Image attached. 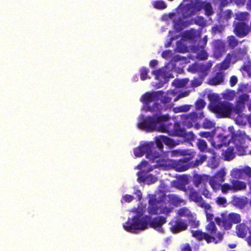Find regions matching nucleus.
<instances>
[{
    "mask_svg": "<svg viewBox=\"0 0 251 251\" xmlns=\"http://www.w3.org/2000/svg\"><path fill=\"white\" fill-rule=\"evenodd\" d=\"M173 166L175 170L177 172L185 171L190 167V165L188 164H184L179 159L174 161Z\"/></svg>",
    "mask_w": 251,
    "mask_h": 251,
    "instance_id": "nucleus-26",
    "label": "nucleus"
},
{
    "mask_svg": "<svg viewBox=\"0 0 251 251\" xmlns=\"http://www.w3.org/2000/svg\"><path fill=\"white\" fill-rule=\"evenodd\" d=\"M227 42L228 46L231 49H234L238 44V40L233 35L228 36L227 37Z\"/></svg>",
    "mask_w": 251,
    "mask_h": 251,
    "instance_id": "nucleus-35",
    "label": "nucleus"
},
{
    "mask_svg": "<svg viewBox=\"0 0 251 251\" xmlns=\"http://www.w3.org/2000/svg\"><path fill=\"white\" fill-rule=\"evenodd\" d=\"M223 236L224 233L221 232L217 233L215 236L211 235V237L212 238V239H211V243L214 242L215 244H217L221 242L223 240Z\"/></svg>",
    "mask_w": 251,
    "mask_h": 251,
    "instance_id": "nucleus-45",
    "label": "nucleus"
},
{
    "mask_svg": "<svg viewBox=\"0 0 251 251\" xmlns=\"http://www.w3.org/2000/svg\"><path fill=\"white\" fill-rule=\"evenodd\" d=\"M204 117L203 112L197 113L193 111L189 114H184L181 116V120L183 125L187 128H191L193 126L198 129L200 128L201 125L198 123L199 119Z\"/></svg>",
    "mask_w": 251,
    "mask_h": 251,
    "instance_id": "nucleus-9",
    "label": "nucleus"
},
{
    "mask_svg": "<svg viewBox=\"0 0 251 251\" xmlns=\"http://www.w3.org/2000/svg\"><path fill=\"white\" fill-rule=\"evenodd\" d=\"M148 162L146 160H143L137 166L138 169L141 171L137 173L138 177L137 180L139 182H145L148 184L155 182L157 178L152 175H147V174L152 170L151 168L146 169L149 166Z\"/></svg>",
    "mask_w": 251,
    "mask_h": 251,
    "instance_id": "nucleus-8",
    "label": "nucleus"
},
{
    "mask_svg": "<svg viewBox=\"0 0 251 251\" xmlns=\"http://www.w3.org/2000/svg\"><path fill=\"white\" fill-rule=\"evenodd\" d=\"M237 115L238 116L235 119L236 123L240 126H245L246 124L247 121H248V116L241 113Z\"/></svg>",
    "mask_w": 251,
    "mask_h": 251,
    "instance_id": "nucleus-34",
    "label": "nucleus"
},
{
    "mask_svg": "<svg viewBox=\"0 0 251 251\" xmlns=\"http://www.w3.org/2000/svg\"><path fill=\"white\" fill-rule=\"evenodd\" d=\"M216 202L219 205L225 207L226 203V200L224 197H218L216 200Z\"/></svg>",
    "mask_w": 251,
    "mask_h": 251,
    "instance_id": "nucleus-58",
    "label": "nucleus"
},
{
    "mask_svg": "<svg viewBox=\"0 0 251 251\" xmlns=\"http://www.w3.org/2000/svg\"><path fill=\"white\" fill-rule=\"evenodd\" d=\"M161 139L163 142L166 145H168L170 147H175L177 145L175 141L167 136H161Z\"/></svg>",
    "mask_w": 251,
    "mask_h": 251,
    "instance_id": "nucleus-39",
    "label": "nucleus"
},
{
    "mask_svg": "<svg viewBox=\"0 0 251 251\" xmlns=\"http://www.w3.org/2000/svg\"><path fill=\"white\" fill-rule=\"evenodd\" d=\"M247 54V50L246 48H239L234 50L231 55L235 59V60H242Z\"/></svg>",
    "mask_w": 251,
    "mask_h": 251,
    "instance_id": "nucleus-20",
    "label": "nucleus"
},
{
    "mask_svg": "<svg viewBox=\"0 0 251 251\" xmlns=\"http://www.w3.org/2000/svg\"><path fill=\"white\" fill-rule=\"evenodd\" d=\"M231 54L228 53L226 58L220 63L219 66L220 70H225L227 69L230 64Z\"/></svg>",
    "mask_w": 251,
    "mask_h": 251,
    "instance_id": "nucleus-32",
    "label": "nucleus"
},
{
    "mask_svg": "<svg viewBox=\"0 0 251 251\" xmlns=\"http://www.w3.org/2000/svg\"><path fill=\"white\" fill-rule=\"evenodd\" d=\"M177 214L180 216H187L189 215V210L187 208L183 207L178 210Z\"/></svg>",
    "mask_w": 251,
    "mask_h": 251,
    "instance_id": "nucleus-57",
    "label": "nucleus"
},
{
    "mask_svg": "<svg viewBox=\"0 0 251 251\" xmlns=\"http://www.w3.org/2000/svg\"><path fill=\"white\" fill-rule=\"evenodd\" d=\"M205 105V102L204 100L202 99H199L195 102V107L197 110L202 109Z\"/></svg>",
    "mask_w": 251,
    "mask_h": 251,
    "instance_id": "nucleus-50",
    "label": "nucleus"
},
{
    "mask_svg": "<svg viewBox=\"0 0 251 251\" xmlns=\"http://www.w3.org/2000/svg\"><path fill=\"white\" fill-rule=\"evenodd\" d=\"M232 15V11L230 10H227L225 12V15H224V18L226 21L228 20L231 18Z\"/></svg>",
    "mask_w": 251,
    "mask_h": 251,
    "instance_id": "nucleus-63",
    "label": "nucleus"
},
{
    "mask_svg": "<svg viewBox=\"0 0 251 251\" xmlns=\"http://www.w3.org/2000/svg\"><path fill=\"white\" fill-rule=\"evenodd\" d=\"M226 176V172L224 169H221L217 172L212 178L218 180L220 182H222L225 181V176Z\"/></svg>",
    "mask_w": 251,
    "mask_h": 251,
    "instance_id": "nucleus-36",
    "label": "nucleus"
},
{
    "mask_svg": "<svg viewBox=\"0 0 251 251\" xmlns=\"http://www.w3.org/2000/svg\"><path fill=\"white\" fill-rule=\"evenodd\" d=\"M249 15V14L247 12H241L238 15V18L240 20H244L248 18Z\"/></svg>",
    "mask_w": 251,
    "mask_h": 251,
    "instance_id": "nucleus-62",
    "label": "nucleus"
},
{
    "mask_svg": "<svg viewBox=\"0 0 251 251\" xmlns=\"http://www.w3.org/2000/svg\"><path fill=\"white\" fill-rule=\"evenodd\" d=\"M213 111L221 117H230L234 113V106L227 101H219L214 106Z\"/></svg>",
    "mask_w": 251,
    "mask_h": 251,
    "instance_id": "nucleus-10",
    "label": "nucleus"
},
{
    "mask_svg": "<svg viewBox=\"0 0 251 251\" xmlns=\"http://www.w3.org/2000/svg\"><path fill=\"white\" fill-rule=\"evenodd\" d=\"M158 129L161 132L167 133L172 136L183 137L188 142L194 141L196 138L193 132H186L185 128L182 127L180 124L176 121L173 123H167V125H161Z\"/></svg>",
    "mask_w": 251,
    "mask_h": 251,
    "instance_id": "nucleus-5",
    "label": "nucleus"
},
{
    "mask_svg": "<svg viewBox=\"0 0 251 251\" xmlns=\"http://www.w3.org/2000/svg\"><path fill=\"white\" fill-rule=\"evenodd\" d=\"M166 195H163L160 200L156 199H150L149 201V205L148 207V212L151 215L160 214H166L168 216L172 212L171 208L166 206H161V204H166Z\"/></svg>",
    "mask_w": 251,
    "mask_h": 251,
    "instance_id": "nucleus-6",
    "label": "nucleus"
},
{
    "mask_svg": "<svg viewBox=\"0 0 251 251\" xmlns=\"http://www.w3.org/2000/svg\"><path fill=\"white\" fill-rule=\"evenodd\" d=\"M136 215L128 218L123 225L124 229L127 232L136 233L138 231L148 228V226L153 229L163 231L162 226L167 222L166 218L162 216L151 219L149 216H143L142 209L137 208L135 211Z\"/></svg>",
    "mask_w": 251,
    "mask_h": 251,
    "instance_id": "nucleus-1",
    "label": "nucleus"
},
{
    "mask_svg": "<svg viewBox=\"0 0 251 251\" xmlns=\"http://www.w3.org/2000/svg\"><path fill=\"white\" fill-rule=\"evenodd\" d=\"M202 194L206 198H211V194L206 188L203 189Z\"/></svg>",
    "mask_w": 251,
    "mask_h": 251,
    "instance_id": "nucleus-64",
    "label": "nucleus"
},
{
    "mask_svg": "<svg viewBox=\"0 0 251 251\" xmlns=\"http://www.w3.org/2000/svg\"><path fill=\"white\" fill-rule=\"evenodd\" d=\"M169 224L171 225L170 230L174 234L184 231L188 227L187 221L180 218H177L175 220H172Z\"/></svg>",
    "mask_w": 251,
    "mask_h": 251,
    "instance_id": "nucleus-12",
    "label": "nucleus"
},
{
    "mask_svg": "<svg viewBox=\"0 0 251 251\" xmlns=\"http://www.w3.org/2000/svg\"><path fill=\"white\" fill-rule=\"evenodd\" d=\"M207 42V36H205L202 39L200 40L199 42V44L197 46L193 47L194 50H199L200 49H202L205 48Z\"/></svg>",
    "mask_w": 251,
    "mask_h": 251,
    "instance_id": "nucleus-38",
    "label": "nucleus"
},
{
    "mask_svg": "<svg viewBox=\"0 0 251 251\" xmlns=\"http://www.w3.org/2000/svg\"><path fill=\"white\" fill-rule=\"evenodd\" d=\"M171 153L172 156H178L179 155L187 156V155L189 154V150H176L172 151Z\"/></svg>",
    "mask_w": 251,
    "mask_h": 251,
    "instance_id": "nucleus-43",
    "label": "nucleus"
},
{
    "mask_svg": "<svg viewBox=\"0 0 251 251\" xmlns=\"http://www.w3.org/2000/svg\"><path fill=\"white\" fill-rule=\"evenodd\" d=\"M215 123L213 121L205 118L202 124V127L205 129H210L215 126Z\"/></svg>",
    "mask_w": 251,
    "mask_h": 251,
    "instance_id": "nucleus-46",
    "label": "nucleus"
},
{
    "mask_svg": "<svg viewBox=\"0 0 251 251\" xmlns=\"http://www.w3.org/2000/svg\"><path fill=\"white\" fill-rule=\"evenodd\" d=\"M134 199V197L131 195H125L122 197V200H124L126 202H130Z\"/></svg>",
    "mask_w": 251,
    "mask_h": 251,
    "instance_id": "nucleus-59",
    "label": "nucleus"
},
{
    "mask_svg": "<svg viewBox=\"0 0 251 251\" xmlns=\"http://www.w3.org/2000/svg\"><path fill=\"white\" fill-rule=\"evenodd\" d=\"M231 203L236 207L242 209L247 204V201L244 198L233 196L232 198Z\"/></svg>",
    "mask_w": 251,
    "mask_h": 251,
    "instance_id": "nucleus-23",
    "label": "nucleus"
},
{
    "mask_svg": "<svg viewBox=\"0 0 251 251\" xmlns=\"http://www.w3.org/2000/svg\"><path fill=\"white\" fill-rule=\"evenodd\" d=\"M152 74L155 75V79L161 80L164 79L165 82L168 81V78L174 77L172 73L167 71L162 70L161 69L153 71Z\"/></svg>",
    "mask_w": 251,
    "mask_h": 251,
    "instance_id": "nucleus-18",
    "label": "nucleus"
},
{
    "mask_svg": "<svg viewBox=\"0 0 251 251\" xmlns=\"http://www.w3.org/2000/svg\"><path fill=\"white\" fill-rule=\"evenodd\" d=\"M209 184L214 190L218 189L221 186L219 181L213 178H211L209 181Z\"/></svg>",
    "mask_w": 251,
    "mask_h": 251,
    "instance_id": "nucleus-53",
    "label": "nucleus"
},
{
    "mask_svg": "<svg viewBox=\"0 0 251 251\" xmlns=\"http://www.w3.org/2000/svg\"><path fill=\"white\" fill-rule=\"evenodd\" d=\"M176 51L180 53H185L188 51L187 47L181 43H178L176 47Z\"/></svg>",
    "mask_w": 251,
    "mask_h": 251,
    "instance_id": "nucleus-54",
    "label": "nucleus"
},
{
    "mask_svg": "<svg viewBox=\"0 0 251 251\" xmlns=\"http://www.w3.org/2000/svg\"><path fill=\"white\" fill-rule=\"evenodd\" d=\"M211 63H194L190 65L188 70L193 73H201L202 75L205 76L208 74V71L211 67Z\"/></svg>",
    "mask_w": 251,
    "mask_h": 251,
    "instance_id": "nucleus-13",
    "label": "nucleus"
},
{
    "mask_svg": "<svg viewBox=\"0 0 251 251\" xmlns=\"http://www.w3.org/2000/svg\"><path fill=\"white\" fill-rule=\"evenodd\" d=\"M202 83V81L199 77H194L191 81V86L192 87H197L199 86Z\"/></svg>",
    "mask_w": 251,
    "mask_h": 251,
    "instance_id": "nucleus-55",
    "label": "nucleus"
},
{
    "mask_svg": "<svg viewBox=\"0 0 251 251\" xmlns=\"http://www.w3.org/2000/svg\"><path fill=\"white\" fill-rule=\"evenodd\" d=\"M236 233L239 237L244 238L246 236L249 230L248 227L244 224H241L237 225Z\"/></svg>",
    "mask_w": 251,
    "mask_h": 251,
    "instance_id": "nucleus-24",
    "label": "nucleus"
},
{
    "mask_svg": "<svg viewBox=\"0 0 251 251\" xmlns=\"http://www.w3.org/2000/svg\"><path fill=\"white\" fill-rule=\"evenodd\" d=\"M172 51L170 50H166L162 52L161 56L165 59H168L171 57Z\"/></svg>",
    "mask_w": 251,
    "mask_h": 251,
    "instance_id": "nucleus-61",
    "label": "nucleus"
},
{
    "mask_svg": "<svg viewBox=\"0 0 251 251\" xmlns=\"http://www.w3.org/2000/svg\"><path fill=\"white\" fill-rule=\"evenodd\" d=\"M240 71L244 75L246 73L247 76L251 77V61L248 60L245 62L240 69Z\"/></svg>",
    "mask_w": 251,
    "mask_h": 251,
    "instance_id": "nucleus-31",
    "label": "nucleus"
},
{
    "mask_svg": "<svg viewBox=\"0 0 251 251\" xmlns=\"http://www.w3.org/2000/svg\"><path fill=\"white\" fill-rule=\"evenodd\" d=\"M204 1L196 2L194 4H187L178 8L175 12L169 14V17L173 21L175 28L181 30L185 27L184 19L190 17L196 12L203 9Z\"/></svg>",
    "mask_w": 251,
    "mask_h": 251,
    "instance_id": "nucleus-2",
    "label": "nucleus"
},
{
    "mask_svg": "<svg viewBox=\"0 0 251 251\" xmlns=\"http://www.w3.org/2000/svg\"><path fill=\"white\" fill-rule=\"evenodd\" d=\"M206 229L209 232L210 235H213L216 232V226L213 222H210L206 226Z\"/></svg>",
    "mask_w": 251,
    "mask_h": 251,
    "instance_id": "nucleus-44",
    "label": "nucleus"
},
{
    "mask_svg": "<svg viewBox=\"0 0 251 251\" xmlns=\"http://www.w3.org/2000/svg\"><path fill=\"white\" fill-rule=\"evenodd\" d=\"M164 92L162 91H154L151 92H146L140 98V101L143 102L147 107L146 109L150 112H154L155 111V108H156L158 110L161 109L159 108L160 104L157 103H155L154 107H151L149 104L151 102L157 101L159 100L160 97H162Z\"/></svg>",
    "mask_w": 251,
    "mask_h": 251,
    "instance_id": "nucleus-7",
    "label": "nucleus"
},
{
    "mask_svg": "<svg viewBox=\"0 0 251 251\" xmlns=\"http://www.w3.org/2000/svg\"><path fill=\"white\" fill-rule=\"evenodd\" d=\"M221 190L223 194H226L229 190H232V185L228 183H225L221 185Z\"/></svg>",
    "mask_w": 251,
    "mask_h": 251,
    "instance_id": "nucleus-56",
    "label": "nucleus"
},
{
    "mask_svg": "<svg viewBox=\"0 0 251 251\" xmlns=\"http://www.w3.org/2000/svg\"><path fill=\"white\" fill-rule=\"evenodd\" d=\"M163 141L160 138H157L155 140V144L158 150L157 151L155 150L154 144L152 142L145 143L140 145L134 150V153L136 157H141L146 153V158L149 159L151 162L155 161V160L159 158L161 153L163 151Z\"/></svg>",
    "mask_w": 251,
    "mask_h": 251,
    "instance_id": "nucleus-4",
    "label": "nucleus"
},
{
    "mask_svg": "<svg viewBox=\"0 0 251 251\" xmlns=\"http://www.w3.org/2000/svg\"><path fill=\"white\" fill-rule=\"evenodd\" d=\"M196 52L200 51L197 54V57L201 60H206L208 57V54L206 52V51L202 49H200L199 50H194Z\"/></svg>",
    "mask_w": 251,
    "mask_h": 251,
    "instance_id": "nucleus-47",
    "label": "nucleus"
},
{
    "mask_svg": "<svg viewBox=\"0 0 251 251\" xmlns=\"http://www.w3.org/2000/svg\"><path fill=\"white\" fill-rule=\"evenodd\" d=\"M228 217L232 224H238L241 222L240 215L238 214L234 213H230Z\"/></svg>",
    "mask_w": 251,
    "mask_h": 251,
    "instance_id": "nucleus-42",
    "label": "nucleus"
},
{
    "mask_svg": "<svg viewBox=\"0 0 251 251\" xmlns=\"http://www.w3.org/2000/svg\"><path fill=\"white\" fill-rule=\"evenodd\" d=\"M192 235L198 241L205 240L207 243H211V235L206 232H202L200 230H192Z\"/></svg>",
    "mask_w": 251,
    "mask_h": 251,
    "instance_id": "nucleus-19",
    "label": "nucleus"
},
{
    "mask_svg": "<svg viewBox=\"0 0 251 251\" xmlns=\"http://www.w3.org/2000/svg\"><path fill=\"white\" fill-rule=\"evenodd\" d=\"M232 188L234 192L245 190L246 188L245 182L238 180H233L231 181Z\"/></svg>",
    "mask_w": 251,
    "mask_h": 251,
    "instance_id": "nucleus-27",
    "label": "nucleus"
},
{
    "mask_svg": "<svg viewBox=\"0 0 251 251\" xmlns=\"http://www.w3.org/2000/svg\"><path fill=\"white\" fill-rule=\"evenodd\" d=\"M250 32L249 26L244 22L237 23L234 26V32L239 38L246 36Z\"/></svg>",
    "mask_w": 251,
    "mask_h": 251,
    "instance_id": "nucleus-15",
    "label": "nucleus"
},
{
    "mask_svg": "<svg viewBox=\"0 0 251 251\" xmlns=\"http://www.w3.org/2000/svg\"><path fill=\"white\" fill-rule=\"evenodd\" d=\"M236 94V92L233 90H226L222 94V96L225 100H232L235 97Z\"/></svg>",
    "mask_w": 251,
    "mask_h": 251,
    "instance_id": "nucleus-33",
    "label": "nucleus"
},
{
    "mask_svg": "<svg viewBox=\"0 0 251 251\" xmlns=\"http://www.w3.org/2000/svg\"><path fill=\"white\" fill-rule=\"evenodd\" d=\"M238 82L237 77L235 75H232L230 77L229 80L230 85L231 87L235 86Z\"/></svg>",
    "mask_w": 251,
    "mask_h": 251,
    "instance_id": "nucleus-60",
    "label": "nucleus"
},
{
    "mask_svg": "<svg viewBox=\"0 0 251 251\" xmlns=\"http://www.w3.org/2000/svg\"><path fill=\"white\" fill-rule=\"evenodd\" d=\"M189 81L188 78L182 79L176 78L172 82V85L176 88H184L185 87Z\"/></svg>",
    "mask_w": 251,
    "mask_h": 251,
    "instance_id": "nucleus-29",
    "label": "nucleus"
},
{
    "mask_svg": "<svg viewBox=\"0 0 251 251\" xmlns=\"http://www.w3.org/2000/svg\"><path fill=\"white\" fill-rule=\"evenodd\" d=\"M250 96L247 94L241 95L237 100L235 106H234V114H239L243 111L245 103L249 100Z\"/></svg>",
    "mask_w": 251,
    "mask_h": 251,
    "instance_id": "nucleus-14",
    "label": "nucleus"
},
{
    "mask_svg": "<svg viewBox=\"0 0 251 251\" xmlns=\"http://www.w3.org/2000/svg\"><path fill=\"white\" fill-rule=\"evenodd\" d=\"M232 175L235 178L244 179L245 176L251 178V168L246 166L242 169H235L232 171Z\"/></svg>",
    "mask_w": 251,
    "mask_h": 251,
    "instance_id": "nucleus-16",
    "label": "nucleus"
},
{
    "mask_svg": "<svg viewBox=\"0 0 251 251\" xmlns=\"http://www.w3.org/2000/svg\"><path fill=\"white\" fill-rule=\"evenodd\" d=\"M158 111V113L151 116L144 117L142 115L138 125V128L146 132H152L155 130L161 132L159 130L158 127L162 125H167V123L164 124V122H167L170 118L168 114H160L161 109H159Z\"/></svg>",
    "mask_w": 251,
    "mask_h": 251,
    "instance_id": "nucleus-3",
    "label": "nucleus"
},
{
    "mask_svg": "<svg viewBox=\"0 0 251 251\" xmlns=\"http://www.w3.org/2000/svg\"><path fill=\"white\" fill-rule=\"evenodd\" d=\"M149 73V69L145 67H143L140 70V78L142 80H145L148 78V73Z\"/></svg>",
    "mask_w": 251,
    "mask_h": 251,
    "instance_id": "nucleus-51",
    "label": "nucleus"
},
{
    "mask_svg": "<svg viewBox=\"0 0 251 251\" xmlns=\"http://www.w3.org/2000/svg\"><path fill=\"white\" fill-rule=\"evenodd\" d=\"M182 181L183 182H177L176 184V188L180 190L183 191L186 193L188 190V187L186 188V185L189 183V180L186 176L182 177Z\"/></svg>",
    "mask_w": 251,
    "mask_h": 251,
    "instance_id": "nucleus-30",
    "label": "nucleus"
},
{
    "mask_svg": "<svg viewBox=\"0 0 251 251\" xmlns=\"http://www.w3.org/2000/svg\"><path fill=\"white\" fill-rule=\"evenodd\" d=\"M153 5L154 8L158 9H164L167 7L165 2L161 0L153 1Z\"/></svg>",
    "mask_w": 251,
    "mask_h": 251,
    "instance_id": "nucleus-48",
    "label": "nucleus"
},
{
    "mask_svg": "<svg viewBox=\"0 0 251 251\" xmlns=\"http://www.w3.org/2000/svg\"><path fill=\"white\" fill-rule=\"evenodd\" d=\"M234 150L233 147H228L226 150H223L221 155L223 160L230 161L233 159L235 157Z\"/></svg>",
    "mask_w": 251,
    "mask_h": 251,
    "instance_id": "nucleus-21",
    "label": "nucleus"
},
{
    "mask_svg": "<svg viewBox=\"0 0 251 251\" xmlns=\"http://www.w3.org/2000/svg\"><path fill=\"white\" fill-rule=\"evenodd\" d=\"M197 145L198 149L201 152L206 151L208 150L207 143L203 139H199Z\"/></svg>",
    "mask_w": 251,
    "mask_h": 251,
    "instance_id": "nucleus-37",
    "label": "nucleus"
},
{
    "mask_svg": "<svg viewBox=\"0 0 251 251\" xmlns=\"http://www.w3.org/2000/svg\"><path fill=\"white\" fill-rule=\"evenodd\" d=\"M188 196L189 199L196 202L197 205L204 209H210L211 206L209 203H206L203 200L199 193L192 186H189L188 190L186 193Z\"/></svg>",
    "mask_w": 251,
    "mask_h": 251,
    "instance_id": "nucleus-11",
    "label": "nucleus"
},
{
    "mask_svg": "<svg viewBox=\"0 0 251 251\" xmlns=\"http://www.w3.org/2000/svg\"><path fill=\"white\" fill-rule=\"evenodd\" d=\"M203 178L201 176L196 175L194 176L193 183L195 187H199V185L202 182Z\"/></svg>",
    "mask_w": 251,
    "mask_h": 251,
    "instance_id": "nucleus-49",
    "label": "nucleus"
},
{
    "mask_svg": "<svg viewBox=\"0 0 251 251\" xmlns=\"http://www.w3.org/2000/svg\"><path fill=\"white\" fill-rule=\"evenodd\" d=\"M199 135L201 136V137L205 138L207 139V140L211 142V143L213 142H214L213 141V136L214 134L212 132L210 131H201L199 133Z\"/></svg>",
    "mask_w": 251,
    "mask_h": 251,
    "instance_id": "nucleus-41",
    "label": "nucleus"
},
{
    "mask_svg": "<svg viewBox=\"0 0 251 251\" xmlns=\"http://www.w3.org/2000/svg\"><path fill=\"white\" fill-rule=\"evenodd\" d=\"M167 197L168 198V201L169 203L175 206H178L184 202L183 199L175 194H169L167 195Z\"/></svg>",
    "mask_w": 251,
    "mask_h": 251,
    "instance_id": "nucleus-25",
    "label": "nucleus"
},
{
    "mask_svg": "<svg viewBox=\"0 0 251 251\" xmlns=\"http://www.w3.org/2000/svg\"><path fill=\"white\" fill-rule=\"evenodd\" d=\"M203 9L204 10L205 15L208 16L212 15L213 13L211 4L209 2L204 1Z\"/></svg>",
    "mask_w": 251,
    "mask_h": 251,
    "instance_id": "nucleus-40",
    "label": "nucleus"
},
{
    "mask_svg": "<svg viewBox=\"0 0 251 251\" xmlns=\"http://www.w3.org/2000/svg\"><path fill=\"white\" fill-rule=\"evenodd\" d=\"M187 155H188V156H183V157L179 159L184 164H188V163H189V161L194 158L195 153L193 152H190V151H189V154Z\"/></svg>",
    "mask_w": 251,
    "mask_h": 251,
    "instance_id": "nucleus-52",
    "label": "nucleus"
},
{
    "mask_svg": "<svg viewBox=\"0 0 251 251\" xmlns=\"http://www.w3.org/2000/svg\"><path fill=\"white\" fill-rule=\"evenodd\" d=\"M215 220L218 225L224 227L226 229H230L232 226V224L228 217L227 218H223L222 219L217 217L215 219Z\"/></svg>",
    "mask_w": 251,
    "mask_h": 251,
    "instance_id": "nucleus-28",
    "label": "nucleus"
},
{
    "mask_svg": "<svg viewBox=\"0 0 251 251\" xmlns=\"http://www.w3.org/2000/svg\"><path fill=\"white\" fill-rule=\"evenodd\" d=\"M231 138H229L228 135H224L220 134L217 136V141L213 142L212 145L215 148L220 149L223 146H227L230 141Z\"/></svg>",
    "mask_w": 251,
    "mask_h": 251,
    "instance_id": "nucleus-17",
    "label": "nucleus"
},
{
    "mask_svg": "<svg viewBox=\"0 0 251 251\" xmlns=\"http://www.w3.org/2000/svg\"><path fill=\"white\" fill-rule=\"evenodd\" d=\"M224 74L222 72H217L209 80V83L212 85H219L224 82Z\"/></svg>",
    "mask_w": 251,
    "mask_h": 251,
    "instance_id": "nucleus-22",
    "label": "nucleus"
}]
</instances>
